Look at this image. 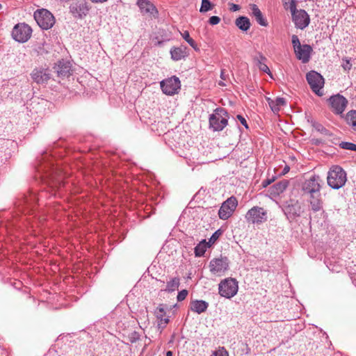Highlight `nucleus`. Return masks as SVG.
<instances>
[{"label":"nucleus","mask_w":356,"mask_h":356,"mask_svg":"<svg viewBox=\"0 0 356 356\" xmlns=\"http://www.w3.org/2000/svg\"><path fill=\"white\" fill-rule=\"evenodd\" d=\"M248 222L261 223L267 220V213L264 208L259 207H253L245 215Z\"/></svg>","instance_id":"obj_9"},{"label":"nucleus","mask_w":356,"mask_h":356,"mask_svg":"<svg viewBox=\"0 0 356 356\" xmlns=\"http://www.w3.org/2000/svg\"><path fill=\"white\" fill-rule=\"evenodd\" d=\"M254 60L256 61V65L259 67V69L261 71L267 73L268 74H269L271 76V73H270V69L268 67V65L266 64V58H265L264 56L261 55L259 56V58H255Z\"/></svg>","instance_id":"obj_27"},{"label":"nucleus","mask_w":356,"mask_h":356,"mask_svg":"<svg viewBox=\"0 0 356 356\" xmlns=\"http://www.w3.org/2000/svg\"><path fill=\"white\" fill-rule=\"evenodd\" d=\"M33 17L38 26L44 30L51 29L55 24L54 15L47 9L37 10Z\"/></svg>","instance_id":"obj_5"},{"label":"nucleus","mask_w":356,"mask_h":356,"mask_svg":"<svg viewBox=\"0 0 356 356\" xmlns=\"http://www.w3.org/2000/svg\"><path fill=\"white\" fill-rule=\"evenodd\" d=\"M289 185L287 180H282L270 187V194L277 196L283 193Z\"/></svg>","instance_id":"obj_23"},{"label":"nucleus","mask_w":356,"mask_h":356,"mask_svg":"<svg viewBox=\"0 0 356 356\" xmlns=\"http://www.w3.org/2000/svg\"><path fill=\"white\" fill-rule=\"evenodd\" d=\"M306 79L312 91L317 95L322 96L323 92H321V90L323 88L325 82L321 74L312 70L307 74Z\"/></svg>","instance_id":"obj_7"},{"label":"nucleus","mask_w":356,"mask_h":356,"mask_svg":"<svg viewBox=\"0 0 356 356\" xmlns=\"http://www.w3.org/2000/svg\"><path fill=\"white\" fill-rule=\"evenodd\" d=\"M169 320L168 318L163 317V321H161V323L166 325L168 323Z\"/></svg>","instance_id":"obj_47"},{"label":"nucleus","mask_w":356,"mask_h":356,"mask_svg":"<svg viewBox=\"0 0 356 356\" xmlns=\"http://www.w3.org/2000/svg\"><path fill=\"white\" fill-rule=\"evenodd\" d=\"M70 12L79 18L85 17L90 10V6L85 1L74 3L70 7Z\"/></svg>","instance_id":"obj_15"},{"label":"nucleus","mask_w":356,"mask_h":356,"mask_svg":"<svg viewBox=\"0 0 356 356\" xmlns=\"http://www.w3.org/2000/svg\"><path fill=\"white\" fill-rule=\"evenodd\" d=\"M237 204L238 202L236 197H231L228 198L222 204V206L218 211L219 218L222 220L228 219L234 211Z\"/></svg>","instance_id":"obj_12"},{"label":"nucleus","mask_w":356,"mask_h":356,"mask_svg":"<svg viewBox=\"0 0 356 356\" xmlns=\"http://www.w3.org/2000/svg\"><path fill=\"white\" fill-rule=\"evenodd\" d=\"M329 102L333 111L337 114L342 113L348 104L347 99L339 94L332 96L329 99Z\"/></svg>","instance_id":"obj_14"},{"label":"nucleus","mask_w":356,"mask_h":356,"mask_svg":"<svg viewBox=\"0 0 356 356\" xmlns=\"http://www.w3.org/2000/svg\"><path fill=\"white\" fill-rule=\"evenodd\" d=\"M250 9L252 15L254 17L257 22L262 26H267L268 24V22L263 16V14L258 6L256 4H251Z\"/></svg>","instance_id":"obj_20"},{"label":"nucleus","mask_w":356,"mask_h":356,"mask_svg":"<svg viewBox=\"0 0 356 356\" xmlns=\"http://www.w3.org/2000/svg\"><path fill=\"white\" fill-rule=\"evenodd\" d=\"M228 118V113L224 108H216L209 118L210 129L213 131H222L227 125Z\"/></svg>","instance_id":"obj_3"},{"label":"nucleus","mask_w":356,"mask_h":356,"mask_svg":"<svg viewBox=\"0 0 356 356\" xmlns=\"http://www.w3.org/2000/svg\"><path fill=\"white\" fill-rule=\"evenodd\" d=\"M179 278L174 277L167 282L166 289L164 290L167 292L172 293L177 290L179 286Z\"/></svg>","instance_id":"obj_29"},{"label":"nucleus","mask_w":356,"mask_h":356,"mask_svg":"<svg viewBox=\"0 0 356 356\" xmlns=\"http://www.w3.org/2000/svg\"><path fill=\"white\" fill-rule=\"evenodd\" d=\"M339 147L344 149H348L356 152V144L350 142H341L339 143Z\"/></svg>","instance_id":"obj_33"},{"label":"nucleus","mask_w":356,"mask_h":356,"mask_svg":"<svg viewBox=\"0 0 356 356\" xmlns=\"http://www.w3.org/2000/svg\"><path fill=\"white\" fill-rule=\"evenodd\" d=\"M218 85L221 86H226V84L223 81H222L218 82Z\"/></svg>","instance_id":"obj_50"},{"label":"nucleus","mask_w":356,"mask_h":356,"mask_svg":"<svg viewBox=\"0 0 356 356\" xmlns=\"http://www.w3.org/2000/svg\"><path fill=\"white\" fill-rule=\"evenodd\" d=\"M294 51L297 58L302 60V63H306L309 60L312 48L309 44H302L301 48Z\"/></svg>","instance_id":"obj_18"},{"label":"nucleus","mask_w":356,"mask_h":356,"mask_svg":"<svg viewBox=\"0 0 356 356\" xmlns=\"http://www.w3.org/2000/svg\"><path fill=\"white\" fill-rule=\"evenodd\" d=\"M210 271L216 275H221L229 268V260L226 257H220L211 260L209 263Z\"/></svg>","instance_id":"obj_10"},{"label":"nucleus","mask_w":356,"mask_h":356,"mask_svg":"<svg viewBox=\"0 0 356 356\" xmlns=\"http://www.w3.org/2000/svg\"><path fill=\"white\" fill-rule=\"evenodd\" d=\"M211 356H229L228 353L225 349V348H221L214 352Z\"/></svg>","instance_id":"obj_37"},{"label":"nucleus","mask_w":356,"mask_h":356,"mask_svg":"<svg viewBox=\"0 0 356 356\" xmlns=\"http://www.w3.org/2000/svg\"><path fill=\"white\" fill-rule=\"evenodd\" d=\"M282 210L288 219H294L300 216L302 212L301 207L298 202L291 199L283 204Z\"/></svg>","instance_id":"obj_13"},{"label":"nucleus","mask_w":356,"mask_h":356,"mask_svg":"<svg viewBox=\"0 0 356 356\" xmlns=\"http://www.w3.org/2000/svg\"><path fill=\"white\" fill-rule=\"evenodd\" d=\"M351 58L345 57L342 58L341 67L344 72H348L352 68Z\"/></svg>","instance_id":"obj_31"},{"label":"nucleus","mask_w":356,"mask_h":356,"mask_svg":"<svg viewBox=\"0 0 356 356\" xmlns=\"http://www.w3.org/2000/svg\"><path fill=\"white\" fill-rule=\"evenodd\" d=\"M346 120L351 129L356 131V111H350L346 114Z\"/></svg>","instance_id":"obj_28"},{"label":"nucleus","mask_w":356,"mask_h":356,"mask_svg":"<svg viewBox=\"0 0 356 356\" xmlns=\"http://www.w3.org/2000/svg\"><path fill=\"white\" fill-rule=\"evenodd\" d=\"M222 234V231L220 229L216 230L209 239V242L207 244H209V245L213 244L219 238Z\"/></svg>","instance_id":"obj_34"},{"label":"nucleus","mask_w":356,"mask_h":356,"mask_svg":"<svg viewBox=\"0 0 356 356\" xmlns=\"http://www.w3.org/2000/svg\"><path fill=\"white\" fill-rule=\"evenodd\" d=\"M273 179H267L263 181L262 186L263 187H266L270 185L273 182Z\"/></svg>","instance_id":"obj_43"},{"label":"nucleus","mask_w":356,"mask_h":356,"mask_svg":"<svg viewBox=\"0 0 356 356\" xmlns=\"http://www.w3.org/2000/svg\"><path fill=\"white\" fill-rule=\"evenodd\" d=\"M187 50V47L184 45H181L180 47H172L170 51L171 58L175 61L180 60L182 58H184L185 57L188 56V54Z\"/></svg>","instance_id":"obj_19"},{"label":"nucleus","mask_w":356,"mask_h":356,"mask_svg":"<svg viewBox=\"0 0 356 356\" xmlns=\"http://www.w3.org/2000/svg\"><path fill=\"white\" fill-rule=\"evenodd\" d=\"M208 307L209 303L204 300H196L191 302V309L198 314L204 312Z\"/></svg>","instance_id":"obj_21"},{"label":"nucleus","mask_w":356,"mask_h":356,"mask_svg":"<svg viewBox=\"0 0 356 356\" xmlns=\"http://www.w3.org/2000/svg\"><path fill=\"white\" fill-rule=\"evenodd\" d=\"M182 38L187 42L191 38L190 37L189 32L188 31H185L181 33Z\"/></svg>","instance_id":"obj_42"},{"label":"nucleus","mask_w":356,"mask_h":356,"mask_svg":"<svg viewBox=\"0 0 356 356\" xmlns=\"http://www.w3.org/2000/svg\"><path fill=\"white\" fill-rule=\"evenodd\" d=\"M285 104L286 101L283 97H277L275 100H270L268 102L271 110L274 113H277L280 111L281 106H284Z\"/></svg>","instance_id":"obj_26"},{"label":"nucleus","mask_w":356,"mask_h":356,"mask_svg":"<svg viewBox=\"0 0 356 356\" xmlns=\"http://www.w3.org/2000/svg\"><path fill=\"white\" fill-rule=\"evenodd\" d=\"M220 78L222 80L225 81L227 78V74H225V70H222L220 72Z\"/></svg>","instance_id":"obj_46"},{"label":"nucleus","mask_w":356,"mask_h":356,"mask_svg":"<svg viewBox=\"0 0 356 356\" xmlns=\"http://www.w3.org/2000/svg\"><path fill=\"white\" fill-rule=\"evenodd\" d=\"M172 353L171 351H168L166 353V356H172Z\"/></svg>","instance_id":"obj_51"},{"label":"nucleus","mask_w":356,"mask_h":356,"mask_svg":"<svg viewBox=\"0 0 356 356\" xmlns=\"http://www.w3.org/2000/svg\"><path fill=\"white\" fill-rule=\"evenodd\" d=\"M236 26L243 31H247L250 27V21L247 17L241 16L235 21Z\"/></svg>","instance_id":"obj_25"},{"label":"nucleus","mask_w":356,"mask_h":356,"mask_svg":"<svg viewBox=\"0 0 356 356\" xmlns=\"http://www.w3.org/2000/svg\"><path fill=\"white\" fill-rule=\"evenodd\" d=\"M156 317L160 319L161 321H163V317L165 316V312L162 305H159L156 311Z\"/></svg>","instance_id":"obj_36"},{"label":"nucleus","mask_w":356,"mask_h":356,"mask_svg":"<svg viewBox=\"0 0 356 356\" xmlns=\"http://www.w3.org/2000/svg\"><path fill=\"white\" fill-rule=\"evenodd\" d=\"M207 250V243L205 240H203L201 243H200L195 248L194 252L195 256L201 257L202 256Z\"/></svg>","instance_id":"obj_30"},{"label":"nucleus","mask_w":356,"mask_h":356,"mask_svg":"<svg viewBox=\"0 0 356 356\" xmlns=\"http://www.w3.org/2000/svg\"><path fill=\"white\" fill-rule=\"evenodd\" d=\"M137 5L144 13L152 14L154 11H156L155 6L147 0H138Z\"/></svg>","instance_id":"obj_24"},{"label":"nucleus","mask_w":356,"mask_h":356,"mask_svg":"<svg viewBox=\"0 0 356 356\" xmlns=\"http://www.w3.org/2000/svg\"><path fill=\"white\" fill-rule=\"evenodd\" d=\"M322 180L318 175H313L309 179H306L302 185V191L305 194L312 195L318 194L320 192Z\"/></svg>","instance_id":"obj_11"},{"label":"nucleus","mask_w":356,"mask_h":356,"mask_svg":"<svg viewBox=\"0 0 356 356\" xmlns=\"http://www.w3.org/2000/svg\"><path fill=\"white\" fill-rule=\"evenodd\" d=\"M31 76L33 81L38 84H43L48 81L50 79L51 74L47 69H34Z\"/></svg>","instance_id":"obj_16"},{"label":"nucleus","mask_w":356,"mask_h":356,"mask_svg":"<svg viewBox=\"0 0 356 356\" xmlns=\"http://www.w3.org/2000/svg\"><path fill=\"white\" fill-rule=\"evenodd\" d=\"M188 293V292L187 290H186V289L181 290V291H179L178 293V295L177 297V300L179 302L184 300L186 298Z\"/></svg>","instance_id":"obj_38"},{"label":"nucleus","mask_w":356,"mask_h":356,"mask_svg":"<svg viewBox=\"0 0 356 356\" xmlns=\"http://www.w3.org/2000/svg\"><path fill=\"white\" fill-rule=\"evenodd\" d=\"M71 64L67 60H60L54 67L55 71L60 77H67L71 74Z\"/></svg>","instance_id":"obj_17"},{"label":"nucleus","mask_w":356,"mask_h":356,"mask_svg":"<svg viewBox=\"0 0 356 356\" xmlns=\"http://www.w3.org/2000/svg\"><path fill=\"white\" fill-rule=\"evenodd\" d=\"M309 202L312 207V209L316 212L320 211L323 207V201L321 197V193L318 194L309 195Z\"/></svg>","instance_id":"obj_22"},{"label":"nucleus","mask_w":356,"mask_h":356,"mask_svg":"<svg viewBox=\"0 0 356 356\" xmlns=\"http://www.w3.org/2000/svg\"><path fill=\"white\" fill-rule=\"evenodd\" d=\"M289 171V166H285V168L283 170V174H286Z\"/></svg>","instance_id":"obj_49"},{"label":"nucleus","mask_w":356,"mask_h":356,"mask_svg":"<svg viewBox=\"0 0 356 356\" xmlns=\"http://www.w3.org/2000/svg\"><path fill=\"white\" fill-rule=\"evenodd\" d=\"M32 29L25 23L16 24L12 31L13 38L18 42H26L31 38Z\"/></svg>","instance_id":"obj_6"},{"label":"nucleus","mask_w":356,"mask_h":356,"mask_svg":"<svg viewBox=\"0 0 356 356\" xmlns=\"http://www.w3.org/2000/svg\"><path fill=\"white\" fill-rule=\"evenodd\" d=\"M317 129L321 131L322 134H327V130L324 128L322 125L319 124L318 127H317Z\"/></svg>","instance_id":"obj_44"},{"label":"nucleus","mask_w":356,"mask_h":356,"mask_svg":"<svg viewBox=\"0 0 356 356\" xmlns=\"http://www.w3.org/2000/svg\"><path fill=\"white\" fill-rule=\"evenodd\" d=\"M160 85L163 92L168 95L178 93L181 88L180 81L175 76L161 81Z\"/></svg>","instance_id":"obj_8"},{"label":"nucleus","mask_w":356,"mask_h":356,"mask_svg":"<svg viewBox=\"0 0 356 356\" xmlns=\"http://www.w3.org/2000/svg\"><path fill=\"white\" fill-rule=\"evenodd\" d=\"M93 3H103L106 1L107 0H90Z\"/></svg>","instance_id":"obj_48"},{"label":"nucleus","mask_w":356,"mask_h":356,"mask_svg":"<svg viewBox=\"0 0 356 356\" xmlns=\"http://www.w3.org/2000/svg\"><path fill=\"white\" fill-rule=\"evenodd\" d=\"M240 9V6L237 4L232 3L230 10L233 12L237 11Z\"/></svg>","instance_id":"obj_45"},{"label":"nucleus","mask_w":356,"mask_h":356,"mask_svg":"<svg viewBox=\"0 0 356 356\" xmlns=\"http://www.w3.org/2000/svg\"><path fill=\"white\" fill-rule=\"evenodd\" d=\"M237 119L240 121V122L246 128L248 129V125L247 121L244 117L241 115H238L236 116Z\"/></svg>","instance_id":"obj_41"},{"label":"nucleus","mask_w":356,"mask_h":356,"mask_svg":"<svg viewBox=\"0 0 356 356\" xmlns=\"http://www.w3.org/2000/svg\"><path fill=\"white\" fill-rule=\"evenodd\" d=\"M2 8V5L0 3V10Z\"/></svg>","instance_id":"obj_52"},{"label":"nucleus","mask_w":356,"mask_h":356,"mask_svg":"<svg viewBox=\"0 0 356 356\" xmlns=\"http://www.w3.org/2000/svg\"><path fill=\"white\" fill-rule=\"evenodd\" d=\"M220 22V18L218 16H212L209 18V22L211 25H216Z\"/></svg>","instance_id":"obj_39"},{"label":"nucleus","mask_w":356,"mask_h":356,"mask_svg":"<svg viewBox=\"0 0 356 356\" xmlns=\"http://www.w3.org/2000/svg\"><path fill=\"white\" fill-rule=\"evenodd\" d=\"M291 42H292L294 51L301 48V46H302V44H300V40L296 35H292Z\"/></svg>","instance_id":"obj_35"},{"label":"nucleus","mask_w":356,"mask_h":356,"mask_svg":"<svg viewBox=\"0 0 356 356\" xmlns=\"http://www.w3.org/2000/svg\"><path fill=\"white\" fill-rule=\"evenodd\" d=\"M238 286L236 279L229 277L225 278L218 284L219 294L226 298H232L238 292Z\"/></svg>","instance_id":"obj_4"},{"label":"nucleus","mask_w":356,"mask_h":356,"mask_svg":"<svg viewBox=\"0 0 356 356\" xmlns=\"http://www.w3.org/2000/svg\"><path fill=\"white\" fill-rule=\"evenodd\" d=\"M187 42L192 48L194 49V50H195L196 51H200V48L198 47L197 44L193 38H191L189 40L187 41Z\"/></svg>","instance_id":"obj_40"},{"label":"nucleus","mask_w":356,"mask_h":356,"mask_svg":"<svg viewBox=\"0 0 356 356\" xmlns=\"http://www.w3.org/2000/svg\"><path fill=\"white\" fill-rule=\"evenodd\" d=\"M292 17V21L297 29L303 30L310 23V17L307 13L303 9H297L296 0H291L289 2L288 8Z\"/></svg>","instance_id":"obj_2"},{"label":"nucleus","mask_w":356,"mask_h":356,"mask_svg":"<svg viewBox=\"0 0 356 356\" xmlns=\"http://www.w3.org/2000/svg\"><path fill=\"white\" fill-rule=\"evenodd\" d=\"M347 181L346 171L339 165L332 166L327 176V185L333 189L342 188Z\"/></svg>","instance_id":"obj_1"},{"label":"nucleus","mask_w":356,"mask_h":356,"mask_svg":"<svg viewBox=\"0 0 356 356\" xmlns=\"http://www.w3.org/2000/svg\"><path fill=\"white\" fill-rule=\"evenodd\" d=\"M213 5L209 1H202V5L200 9V13H206L212 10Z\"/></svg>","instance_id":"obj_32"}]
</instances>
